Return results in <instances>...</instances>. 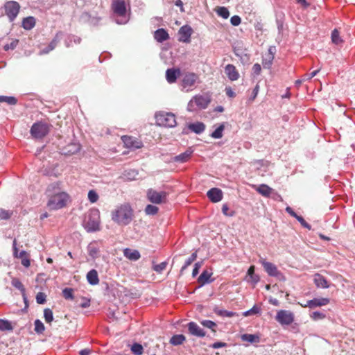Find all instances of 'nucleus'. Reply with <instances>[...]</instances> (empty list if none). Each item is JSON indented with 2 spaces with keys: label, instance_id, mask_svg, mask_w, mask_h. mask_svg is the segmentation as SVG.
Wrapping results in <instances>:
<instances>
[{
  "label": "nucleus",
  "instance_id": "f257e3e1",
  "mask_svg": "<svg viewBox=\"0 0 355 355\" xmlns=\"http://www.w3.org/2000/svg\"><path fill=\"white\" fill-rule=\"evenodd\" d=\"M58 182L51 184L48 187L47 193L49 199L47 206L50 209L58 210L63 208L70 200V196L64 191H60Z\"/></svg>",
  "mask_w": 355,
  "mask_h": 355
},
{
  "label": "nucleus",
  "instance_id": "f03ea898",
  "mask_svg": "<svg viewBox=\"0 0 355 355\" xmlns=\"http://www.w3.org/2000/svg\"><path fill=\"white\" fill-rule=\"evenodd\" d=\"M112 9L114 15L117 17L116 23L118 24H125L130 19V15L128 13L129 5L124 0H113Z\"/></svg>",
  "mask_w": 355,
  "mask_h": 355
},
{
  "label": "nucleus",
  "instance_id": "7ed1b4c3",
  "mask_svg": "<svg viewBox=\"0 0 355 355\" xmlns=\"http://www.w3.org/2000/svg\"><path fill=\"white\" fill-rule=\"evenodd\" d=\"M132 218V210L127 204L119 206L112 213V219L120 225H128Z\"/></svg>",
  "mask_w": 355,
  "mask_h": 355
},
{
  "label": "nucleus",
  "instance_id": "20e7f679",
  "mask_svg": "<svg viewBox=\"0 0 355 355\" xmlns=\"http://www.w3.org/2000/svg\"><path fill=\"white\" fill-rule=\"evenodd\" d=\"M85 230L90 233L100 230V213L98 209H91L85 216L83 221Z\"/></svg>",
  "mask_w": 355,
  "mask_h": 355
},
{
  "label": "nucleus",
  "instance_id": "39448f33",
  "mask_svg": "<svg viewBox=\"0 0 355 355\" xmlns=\"http://www.w3.org/2000/svg\"><path fill=\"white\" fill-rule=\"evenodd\" d=\"M210 102L211 96L207 93L196 95L188 103L187 110L189 112H193L197 109H206Z\"/></svg>",
  "mask_w": 355,
  "mask_h": 355
},
{
  "label": "nucleus",
  "instance_id": "423d86ee",
  "mask_svg": "<svg viewBox=\"0 0 355 355\" xmlns=\"http://www.w3.org/2000/svg\"><path fill=\"white\" fill-rule=\"evenodd\" d=\"M156 123L159 126L173 128L176 125L175 116L173 113L159 112L155 114Z\"/></svg>",
  "mask_w": 355,
  "mask_h": 355
},
{
  "label": "nucleus",
  "instance_id": "0eeeda50",
  "mask_svg": "<svg viewBox=\"0 0 355 355\" xmlns=\"http://www.w3.org/2000/svg\"><path fill=\"white\" fill-rule=\"evenodd\" d=\"M259 262L262 265L264 270L269 276L277 277L278 279L282 281L285 280V277L277 269V267L274 263L267 261L266 259L263 257H261L259 259Z\"/></svg>",
  "mask_w": 355,
  "mask_h": 355
},
{
  "label": "nucleus",
  "instance_id": "6e6552de",
  "mask_svg": "<svg viewBox=\"0 0 355 355\" xmlns=\"http://www.w3.org/2000/svg\"><path fill=\"white\" fill-rule=\"evenodd\" d=\"M49 126L43 122H37L33 124L31 134L35 139H42L49 132Z\"/></svg>",
  "mask_w": 355,
  "mask_h": 355
},
{
  "label": "nucleus",
  "instance_id": "1a4fd4ad",
  "mask_svg": "<svg viewBox=\"0 0 355 355\" xmlns=\"http://www.w3.org/2000/svg\"><path fill=\"white\" fill-rule=\"evenodd\" d=\"M5 12L10 21H13L17 17L20 6L15 1H8L4 5Z\"/></svg>",
  "mask_w": 355,
  "mask_h": 355
},
{
  "label": "nucleus",
  "instance_id": "9d476101",
  "mask_svg": "<svg viewBox=\"0 0 355 355\" xmlns=\"http://www.w3.org/2000/svg\"><path fill=\"white\" fill-rule=\"evenodd\" d=\"M294 319L293 313L288 310H279L275 316V320L282 325L288 326L293 322Z\"/></svg>",
  "mask_w": 355,
  "mask_h": 355
},
{
  "label": "nucleus",
  "instance_id": "9b49d317",
  "mask_svg": "<svg viewBox=\"0 0 355 355\" xmlns=\"http://www.w3.org/2000/svg\"><path fill=\"white\" fill-rule=\"evenodd\" d=\"M198 79V76L195 73H187L183 75L182 79V89L185 92L193 90V87Z\"/></svg>",
  "mask_w": 355,
  "mask_h": 355
},
{
  "label": "nucleus",
  "instance_id": "f8f14e48",
  "mask_svg": "<svg viewBox=\"0 0 355 355\" xmlns=\"http://www.w3.org/2000/svg\"><path fill=\"white\" fill-rule=\"evenodd\" d=\"M167 193L165 191H157L153 189L147 191L148 200L154 204H162L166 202Z\"/></svg>",
  "mask_w": 355,
  "mask_h": 355
},
{
  "label": "nucleus",
  "instance_id": "ddd939ff",
  "mask_svg": "<svg viewBox=\"0 0 355 355\" xmlns=\"http://www.w3.org/2000/svg\"><path fill=\"white\" fill-rule=\"evenodd\" d=\"M121 140L128 148L138 149L142 146V142L139 139L131 136H123Z\"/></svg>",
  "mask_w": 355,
  "mask_h": 355
},
{
  "label": "nucleus",
  "instance_id": "4468645a",
  "mask_svg": "<svg viewBox=\"0 0 355 355\" xmlns=\"http://www.w3.org/2000/svg\"><path fill=\"white\" fill-rule=\"evenodd\" d=\"M225 73L231 81L237 80L240 77L239 73L235 66L231 64H228L225 66Z\"/></svg>",
  "mask_w": 355,
  "mask_h": 355
},
{
  "label": "nucleus",
  "instance_id": "2eb2a0df",
  "mask_svg": "<svg viewBox=\"0 0 355 355\" xmlns=\"http://www.w3.org/2000/svg\"><path fill=\"white\" fill-rule=\"evenodd\" d=\"M192 33V29L189 26H183L179 30L180 38L179 40L182 42L188 43L190 42V38Z\"/></svg>",
  "mask_w": 355,
  "mask_h": 355
},
{
  "label": "nucleus",
  "instance_id": "dca6fc26",
  "mask_svg": "<svg viewBox=\"0 0 355 355\" xmlns=\"http://www.w3.org/2000/svg\"><path fill=\"white\" fill-rule=\"evenodd\" d=\"M207 196L213 202H220L223 199V192L218 188L209 189L207 193Z\"/></svg>",
  "mask_w": 355,
  "mask_h": 355
},
{
  "label": "nucleus",
  "instance_id": "f3484780",
  "mask_svg": "<svg viewBox=\"0 0 355 355\" xmlns=\"http://www.w3.org/2000/svg\"><path fill=\"white\" fill-rule=\"evenodd\" d=\"M188 329L193 336L197 337H204L205 336V331L194 322H190L188 324Z\"/></svg>",
  "mask_w": 355,
  "mask_h": 355
},
{
  "label": "nucleus",
  "instance_id": "a211bd4d",
  "mask_svg": "<svg viewBox=\"0 0 355 355\" xmlns=\"http://www.w3.org/2000/svg\"><path fill=\"white\" fill-rule=\"evenodd\" d=\"M329 303V299L325 297L314 298L313 300L306 301V305L309 306V308L325 306Z\"/></svg>",
  "mask_w": 355,
  "mask_h": 355
},
{
  "label": "nucleus",
  "instance_id": "6ab92c4d",
  "mask_svg": "<svg viewBox=\"0 0 355 355\" xmlns=\"http://www.w3.org/2000/svg\"><path fill=\"white\" fill-rule=\"evenodd\" d=\"M245 280L253 285H255L259 281V275L254 273V266H251L247 272V275L245 277Z\"/></svg>",
  "mask_w": 355,
  "mask_h": 355
},
{
  "label": "nucleus",
  "instance_id": "aec40b11",
  "mask_svg": "<svg viewBox=\"0 0 355 355\" xmlns=\"http://www.w3.org/2000/svg\"><path fill=\"white\" fill-rule=\"evenodd\" d=\"M212 272L204 270L198 278V282L200 284V286L211 283L214 279H211Z\"/></svg>",
  "mask_w": 355,
  "mask_h": 355
},
{
  "label": "nucleus",
  "instance_id": "412c9836",
  "mask_svg": "<svg viewBox=\"0 0 355 355\" xmlns=\"http://www.w3.org/2000/svg\"><path fill=\"white\" fill-rule=\"evenodd\" d=\"M256 191L264 197H269L273 192V189L267 184H262L259 186H253Z\"/></svg>",
  "mask_w": 355,
  "mask_h": 355
},
{
  "label": "nucleus",
  "instance_id": "4be33fe9",
  "mask_svg": "<svg viewBox=\"0 0 355 355\" xmlns=\"http://www.w3.org/2000/svg\"><path fill=\"white\" fill-rule=\"evenodd\" d=\"M192 153L191 150L187 149L185 152L175 156L173 161L178 163H185L190 159Z\"/></svg>",
  "mask_w": 355,
  "mask_h": 355
},
{
  "label": "nucleus",
  "instance_id": "5701e85b",
  "mask_svg": "<svg viewBox=\"0 0 355 355\" xmlns=\"http://www.w3.org/2000/svg\"><path fill=\"white\" fill-rule=\"evenodd\" d=\"M180 73V71L179 69H168L166 71V78L168 83H175Z\"/></svg>",
  "mask_w": 355,
  "mask_h": 355
},
{
  "label": "nucleus",
  "instance_id": "b1692460",
  "mask_svg": "<svg viewBox=\"0 0 355 355\" xmlns=\"http://www.w3.org/2000/svg\"><path fill=\"white\" fill-rule=\"evenodd\" d=\"M313 281L316 286L318 288H327L329 286L325 277L320 274H315L314 275Z\"/></svg>",
  "mask_w": 355,
  "mask_h": 355
},
{
  "label": "nucleus",
  "instance_id": "393cba45",
  "mask_svg": "<svg viewBox=\"0 0 355 355\" xmlns=\"http://www.w3.org/2000/svg\"><path fill=\"white\" fill-rule=\"evenodd\" d=\"M188 128L193 132L200 135L205 130V125L202 122L189 123Z\"/></svg>",
  "mask_w": 355,
  "mask_h": 355
},
{
  "label": "nucleus",
  "instance_id": "a878e982",
  "mask_svg": "<svg viewBox=\"0 0 355 355\" xmlns=\"http://www.w3.org/2000/svg\"><path fill=\"white\" fill-rule=\"evenodd\" d=\"M87 252L94 259L99 257L100 249L96 242H92L88 245Z\"/></svg>",
  "mask_w": 355,
  "mask_h": 355
},
{
  "label": "nucleus",
  "instance_id": "bb28decb",
  "mask_svg": "<svg viewBox=\"0 0 355 355\" xmlns=\"http://www.w3.org/2000/svg\"><path fill=\"white\" fill-rule=\"evenodd\" d=\"M87 280L91 285H97L99 283V278L98 272L96 270L92 269L89 270L87 274Z\"/></svg>",
  "mask_w": 355,
  "mask_h": 355
},
{
  "label": "nucleus",
  "instance_id": "cd10ccee",
  "mask_svg": "<svg viewBox=\"0 0 355 355\" xmlns=\"http://www.w3.org/2000/svg\"><path fill=\"white\" fill-rule=\"evenodd\" d=\"M80 150V145L78 143H71L63 149V153L66 155H72L78 153Z\"/></svg>",
  "mask_w": 355,
  "mask_h": 355
},
{
  "label": "nucleus",
  "instance_id": "c85d7f7f",
  "mask_svg": "<svg viewBox=\"0 0 355 355\" xmlns=\"http://www.w3.org/2000/svg\"><path fill=\"white\" fill-rule=\"evenodd\" d=\"M124 256L132 261H137L140 258V254L138 250L125 248L123 251Z\"/></svg>",
  "mask_w": 355,
  "mask_h": 355
},
{
  "label": "nucleus",
  "instance_id": "c756f323",
  "mask_svg": "<svg viewBox=\"0 0 355 355\" xmlns=\"http://www.w3.org/2000/svg\"><path fill=\"white\" fill-rule=\"evenodd\" d=\"M154 37L157 42H162L167 40L169 35L164 28H159L155 32Z\"/></svg>",
  "mask_w": 355,
  "mask_h": 355
},
{
  "label": "nucleus",
  "instance_id": "7c9ffc66",
  "mask_svg": "<svg viewBox=\"0 0 355 355\" xmlns=\"http://www.w3.org/2000/svg\"><path fill=\"white\" fill-rule=\"evenodd\" d=\"M35 25V19L33 17H28L23 19L22 27L26 30L32 29Z\"/></svg>",
  "mask_w": 355,
  "mask_h": 355
},
{
  "label": "nucleus",
  "instance_id": "2f4dec72",
  "mask_svg": "<svg viewBox=\"0 0 355 355\" xmlns=\"http://www.w3.org/2000/svg\"><path fill=\"white\" fill-rule=\"evenodd\" d=\"M214 311L216 314H217L219 316L221 317H226V318H232L235 315H237V313L233 311H230L224 309H220L218 308H215L214 309Z\"/></svg>",
  "mask_w": 355,
  "mask_h": 355
},
{
  "label": "nucleus",
  "instance_id": "473e14b6",
  "mask_svg": "<svg viewBox=\"0 0 355 355\" xmlns=\"http://www.w3.org/2000/svg\"><path fill=\"white\" fill-rule=\"evenodd\" d=\"M241 340L250 343H259V337L255 334H245L241 336Z\"/></svg>",
  "mask_w": 355,
  "mask_h": 355
},
{
  "label": "nucleus",
  "instance_id": "72a5a7b5",
  "mask_svg": "<svg viewBox=\"0 0 355 355\" xmlns=\"http://www.w3.org/2000/svg\"><path fill=\"white\" fill-rule=\"evenodd\" d=\"M225 130L224 123L220 124L216 130L210 135V136L214 139H220L223 135V131Z\"/></svg>",
  "mask_w": 355,
  "mask_h": 355
},
{
  "label": "nucleus",
  "instance_id": "f704fd0d",
  "mask_svg": "<svg viewBox=\"0 0 355 355\" xmlns=\"http://www.w3.org/2000/svg\"><path fill=\"white\" fill-rule=\"evenodd\" d=\"M185 336L182 334H177L174 335L171 337L170 340L171 344L173 345H179L183 343V342L185 340Z\"/></svg>",
  "mask_w": 355,
  "mask_h": 355
},
{
  "label": "nucleus",
  "instance_id": "c9c22d12",
  "mask_svg": "<svg viewBox=\"0 0 355 355\" xmlns=\"http://www.w3.org/2000/svg\"><path fill=\"white\" fill-rule=\"evenodd\" d=\"M273 55H268L266 54L263 56L262 58V65L264 69H270L272 64V62L274 60Z\"/></svg>",
  "mask_w": 355,
  "mask_h": 355
},
{
  "label": "nucleus",
  "instance_id": "e433bc0d",
  "mask_svg": "<svg viewBox=\"0 0 355 355\" xmlns=\"http://www.w3.org/2000/svg\"><path fill=\"white\" fill-rule=\"evenodd\" d=\"M197 258V253L193 252L192 254L186 260L184 266L182 267L180 272H182L186 270Z\"/></svg>",
  "mask_w": 355,
  "mask_h": 355
},
{
  "label": "nucleus",
  "instance_id": "4c0bfd02",
  "mask_svg": "<svg viewBox=\"0 0 355 355\" xmlns=\"http://www.w3.org/2000/svg\"><path fill=\"white\" fill-rule=\"evenodd\" d=\"M216 12L218 16L223 19H227L230 17V12L225 7H218Z\"/></svg>",
  "mask_w": 355,
  "mask_h": 355
},
{
  "label": "nucleus",
  "instance_id": "58836bf2",
  "mask_svg": "<svg viewBox=\"0 0 355 355\" xmlns=\"http://www.w3.org/2000/svg\"><path fill=\"white\" fill-rule=\"evenodd\" d=\"M131 351L135 355H141L144 352V348L141 344L134 343L131 347Z\"/></svg>",
  "mask_w": 355,
  "mask_h": 355
},
{
  "label": "nucleus",
  "instance_id": "ea45409f",
  "mask_svg": "<svg viewBox=\"0 0 355 355\" xmlns=\"http://www.w3.org/2000/svg\"><path fill=\"white\" fill-rule=\"evenodd\" d=\"M5 102L8 105H16L17 103V99L14 96H0V103Z\"/></svg>",
  "mask_w": 355,
  "mask_h": 355
},
{
  "label": "nucleus",
  "instance_id": "a19ab883",
  "mask_svg": "<svg viewBox=\"0 0 355 355\" xmlns=\"http://www.w3.org/2000/svg\"><path fill=\"white\" fill-rule=\"evenodd\" d=\"M12 327L10 322L6 320L0 319V330L1 331H11Z\"/></svg>",
  "mask_w": 355,
  "mask_h": 355
},
{
  "label": "nucleus",
  "instance_id": "79ce46f5",
  "mask_svg": "<svg viewBox=\"0 0 355 355\" xmlns=\"http://www.w3.org/2000/svg\"><path fill=\"white\" fill-rule=\"evenodd\" d=\"M62 33H58L55 37L53 39V40L50 42L49 44V47L50 48V50H53L55 46H57L58 43L60 41L62 38Z\"/></svg>",
  "mask_w": 355,
  "mask_h": 355
},
{
  "label": "nucleus",
  "instance_id": "37998d69",
  "mask_svg": "<svg viewBox=\"0 0 355 355\" xmlns=\"http://www.w3.org/2000/svg\"><path fill=\"white\" fill-rule=\"evenodd\" d=\"M62 33H58L55 37L53 39V40L50 42L49 44V47L50 48V50H53L55 46H57L58 43L60 41L62 38Z\"/></svg>",
  "mask_w": 355,
  "mask_h": 355
},
{
  "label": "nucleus",
  "instance_id": "c03bdc74",
  "mask_svg": "<svg viewBox=\"0 0 355 355\" xmlns=\"http://www.w3.org/2000/svg\"><path fill=\"white\" fill-rule=\"evenodd\" d=\"M44 318L47 323H51L53 320V314L51 309L46 308L44 310Z\"/></svg>",
  "mask_w": 355,
  "mask_h": 355
},
{
  "label": "nucleus",
  "instance_id": "a18cd8bd",
  "mask_svg": "<svg viewBox=\"0 0 355 355\" xmlns=\"http://www.w3.org/2000/svg\"><path fill=\"white\" fill-rule=\"evenodd\" d=\"M331 41L335 44H340L343 42L337 29H334L331 33Z\"/></svg>",
  "mask_w": 355,
  "mask_h": 355
},
{
  "label": "nucleus",
  "instance_id": "49530a36",
  "mask_svg": "<svg viewBox=\"0 0 355 355\" xmlns=\"http://www.w3.org/2000/svg\"><path fill=\"white\" fill-rule=\"evenodd\" d=\"M158 210L157 207L153 205H148L146 207L145 212L147 215H155L157 213Z\"/></svg>",
  "mask_w": 355,
  "mask_h": 355
},
{
  "label": "nucleus",
  "instance_id": "de8ad7c7",
  "mask_svg": "<svg viewBox=\"0 0 355 355\" xmlns=\"http://www.w3.org/2000/svg\"><path fill=\"white\" fill-rule=\"evenodd\" d=\"M34 325H35V331L37 334H42L44 332L45 327H44V324L40 320H38V319L36 320L34 322Z\"/></svg>",
  "mask_w": 355,
  "mask_h": 355
},
{
  "label": "nucleus",
  "instance_id": "09e8293b",
  "mask_svg": "<svg viewBox=\"0 0 355 355\" xmlns=\"http://www.w3.org/2000/svg\"><path fill=\"white\" fill-rule=\"evenodd\" d=\"M73 291L71 288H65L62 291L63 297L67 300L73 299Z\"/></svg>",
  "mask_w": 355,
  "mask_h": 355
},
{
  "label": "nucleus",
  "instance_id": "8fccbe9b",
  "mask_svg": "<svg viewBox=\"0 0 355 355\" xmlns=\"http://www.w3.org/2000/svg\"><path fill=\"white\" fill-rule=\"evenodd\" d=\"M259 312H260V309L258 306H257L256 305H254L252 306V308L243 312V315L247 317V316H250L251 315L257 314Z\"/></svg>",
  "mask_w": 355,
  "mask_h": 355
},
{
  "label": "nucleus",
  "instance_id": "3c124183",
  "mask_svg": "<svg viewBox=\"0 0 355 355\" xmlns=\"http://www.w3.org/2000/svg\"><path fill=\"white\" fill-rule=\"evenodd\" d=\"M81 39L78 37L71 35L69 36L68 39L65 41V44L67 47L71 46L72 42L75 44H80Z\"/></svg>",
  "mask_w": 355,
  "mask_h": 355
},
{
  "label": "nucleus",
  "instance_id": "603ef678",
  "mask_svg": "<svg viewBox=\"0 0 355 355\" xmlns=\"http://www.w3.org/2000/svg\"><path fill=\"white\" fill-rule=\"evenodd\" d=\"M12 285L19 289L23 294H24V292H25V289H24V287L22 284V283L18 279H13L12 280Z\"/></svg>",
  "mask_w": 355,
  "mask_h": 355
},
{
  "label": "nucleus",
  "instance_id": "864d4df0",
  "mask_svg": "<svg viewBox=\"0 0 355 355\" xmlns=\"http://www.w3.org/2000/svg\"><path fill=\"white\" fill-rule=\"evenodd\" d=\"M200 323L203 327L210 329L213 331H215L214 328L216 327V324L214 322L209 320H202Z\"/></svg>",
  "mask_w": 355,
  "mask_h": 355
},
{
  "label": "nucleus",
  "instance_id": "5fc2aeb1",
  "mask_svg": "<svg viewBox=\"0 0 355 355\" xmlns=\"http://www.w3.org/2000/svg\"><path fill=\"white\" fill-rule=\"evenodd\" d=\"M88 199L92 203L96 202L98 199V195L94 190L88 192Z\"/></svg>",
  "mask_w": 355,
  "mask_h": 355
},
{
  "label": "nucleus",
  "instance_id": "6e6d98bb",
  "mask_svg": "<svg viewBox=\"0 0 355 355\" xmlns=\"http://www.w3.org/2000/svg\"><path fill=\"white\" fill-rule=\"evenodd\" d=\"M166 266H167V263L164 261L159 264L155 265L153 266V270L158 273H161L163 270H164L166 269Z\"/></svg>",
  "mask_w": 355,
  "mask_h": 355
},
{
  "label": "nucleus",
  "instance_id": "4d7b16f0",
  "mask_svg": "<svg viewBox=\"0 0 355 355\" xmlns=\"http://www.w3.org/2000/svg\"><path fill=\"white\" fill-rule=\"evenodd\" d=\"M36 302L40 304H44L46 302V295L42 292L38 293L36 295Z\"/></svg>",
  "mask_w": 355,
  "mask_h": 355
},
{
  "label": "nucleus",
  "instance_id": "13d9d810",
  "mask_svg": "<svg viewBox=\"0 0 355 355\" xmlns=\"http://www.w3.org/2000/svg\"><path fill=\"white\" fill-rule=\"evenodd\" d=\"M311 318L314 320H321L325 318V315L320 311H314L311 315Z\"/></svg>",
  "mask_w": 355,
  "mask_h": 355
},
{
  "label": "nucleus",
  "instance_id": "bf43d9fd",
  "mask_svg": "<svg viewBox=\"0 0 355 355\" xmlns=\"http://www.w3.org/2000/svg\"><path fill=\"white\" fill-rule=\"evenodd\" d=\"M230 22L232 26H237L241 24V19L238 15H234L231 17Z\"/></svg>",
  "mask_w": 355,
  "mask_h": 355
},
{
  "label": "nucleus",
  "instance_id": "052dcab7",
  "mask_svg": "<svg viewBox=\"0 0 355 355\" xmlns=\"http://www.w3.org/2000/svg\"><path fill=\"white\" fill-rule=\"evenodd\" d=\"M11 216V213L9 211L3 209H0V218L1 219H8Z\"/></svg>",
  "mask_w": 355,
  "mask_h": 355
},
{
  "label": "nucleus",
  "instance_id": "680f3d73",
  "mask_svg": "<svg viewBox=\"0 0 355 355\" xmlns=\"http://www.w3.org/2000/svg\"><path fill=\"white\" fill-rule=\"evenodd\" d=\"M296 219L301 224V225L303 226L304 228H306L309 230L311 229V225L305 221V220L303 218V217L299 216Z\"/></svg>",
  "mask_w": 355,
  "mask_h": 355
},
{
  "label": "nucleus",
  "instance_id": "e2e57ef3",
  "mask_svg": "<svg viewBox=\"0 0 355 355\" xmlns=\"http://www.w3.org/2000/svg\"><path fill=\"white\" fill-rule=\"evenodd\" d=\"M261 71V67L259 64L256 63L252 67V73L254 75H259Z\"/></svg>",
  "mask_w": 355,
  "mask_h": 355
},
{
  "label": "nucleus",
  "instance_id": "0e129e2a",
  "mask_svg": "<svg viewBox=\"0 0 355 355\" xmlns=\"http://www.w3.org/2000/svg\"><path fill=\"white\" fill-rule=\"evenodd\" d=\"M202 266V263L201 262H197L195 263L194 265V268L193 269V271H192V276L194 277H196L198 272H199V269Z\"/></svg>",
  "mask_w": 355,
  "mask_h": 355
},
{
  "label": "nucleus",
  "instance_id": "69168bd1",
  "mask_svg": "<svg viewBox=\"0 0 355 355\" xmlns=\"http://www.w3.org/2000/svg\"><path fill=\"white\" fill-rule=\"evenodd\" d=\"M17 42H18L16 40V41H13V42H11L10 44H6V45L4 46V49H5L6 51H8V50H9V49H14L17 46Z\"/></svg>",
  "mask_w": 355,
  "mask_h": 355
},
{
  "label": "nucleus",
  "instance_id": "338daca9",
  "mask_svg": "<svg viewBox=\"0 0 355 355\" xmlns=\"http://www.w3.org/2000/svg\"><path fill=\"white\" fill-rule=\"evenodd\" d=\"M259 85L257 84V85L254 87V89H253V91H252V96H251V97H250V100H252V101L254 100V98L257 97V94H258V93H259Z\"/></svg>",
  "mask_w": 355,
  "mask_h": 355
},
{
  "label": "nucleus",
  "instance_id": "774afa93",
  "mask_svg": "<svg viewBox=\"0 0 355 355\" xmlns=\"http://www.w3.org/2000/svg\"><path fill=\"white\" fill-rule=\"evenodd\" d=\"M225 92L227 96L230 98H234L236 96L235 92L232 90L231 87H226Z\"/></svg>",
  "mask_w": 355,
  "mask_h": 355
}]
</instances>
